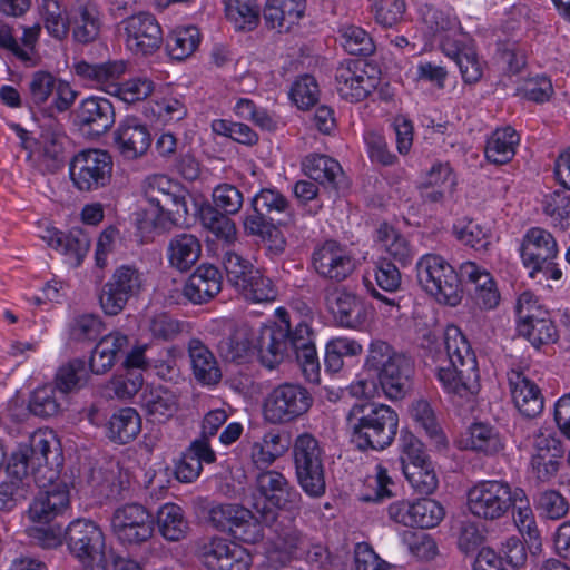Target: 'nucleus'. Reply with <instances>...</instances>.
Listing matches in <instances>:
<instances>
[{
  "label": "nucleus",
  "instance_id": "nucleus-1",
  "mask_svg": "<svg viewBox=\"0 0 570 570\" xmlns=\"http://www.w3.org/2000/svg\"><path fill=\"white\" fill-rule=\"evenodd\" d=\"M278 323L261 328L257 344L254 345V333L245 325L236 326L230 334L218 344L222 357L227 362L246 363L257 348L263 366L274 370L281 362L294 355L305 379L312 383L320 381V361L314 343V331L311 317L293 315L279 308Z\"/></svg>",
  "mask_w": 570,
  "mask_h": 570
},
{
  "label": "nucleus",
  "instance_id": "nucleus-2",
  "mask_svg": "<svg viewBox=\"0 0 570 570\" xmlns=\"http://www.w3.org/2000/svg\"><path fill=\"white\" fill-rule=\"evenodd\" d=\"M355 401L345 414V428L351 442L362 452L383 451L395 440L399 414L390 405L371 401L376 393L374 381L360 380L351 384Z\"/></svg>",
  "mask_w": 570,
  "mask_h": 570
},
{
  "label": "nucleus",
  "instance_id": "nucleus-3",
  "mask_svg": "<svg viewBox=\"0 0 570 570\" xmlns=\"http://www.w3.org/2000/svg\"><path fill=\"white\" fill-rule=\"evenodd\" d=\"M445 357L440 358L435 376L453 402L473 400L480 392L478 361L470 343L455 325L446 326L443 337Z\"/></svg>",
  "mask_w": 570,
  "mask_h": 570
},
{
  "label": "nucleus",
  "instance_id": "nucleus-4",
  "mask_svg": "<svg viewBox=\"0 0 570 570\" xmlns=\"http://www.w3.org/2000/svg\"><path fill=\"white\" fill-rule=\"evenodd\" d=\"M62 465V455L52 433L35 432L28 444H20L7 463V473L10 481L18 482L20 487L30 476L38 487L59 476Z\"/></svg>",
  "mask_w": 570,
  "mask_h": 570
},
{
  "label": "nucleus",
  "instance_id": "nucleus-5",
  "mask_svg": "<svg viewBox=\"0 0 570 570\" xmlns=\"http://www.w3.org/2000/svg\"><path fill=\"white\" fill-rule=\"evenodd\" d=\"M365 368L376 375L387 399L401 400L407 394L414 372L413 362L387 342L375 340L370 344Z\"/></svg>",
  "mask_w": 570,
  "mask_h": 570
},
{
  "label": "nucleus",
  "instance_id": "nucleus-6",
  "mask_svg": "<svg viewBox=\"0 0 570 570\" xmlns=\"http://www.w3.org/2000/svg\"><path fill=\"white\" fill-rule=\"evenodd\" d=\"M302 503V494L282 472L266 470L255 476L253 509L262 523L272 527L279 510L299 512Z\"/></svg>",
  "mask_w": 570,
  "mask_h": 570
},
{
  "label": "nucleus",
  "instance_id": "nucleus-7",
  "mask_svg": "<svg viewBox=\"0 0 570 570\" xmlns=\"http://www.w3.org/2000/svg\"><path fill=\"white\" fill-rule=\"evenodd\" d=\"M420 287L439 303L450 306L460 304L463 295L460 271L441 255L429 253L419 258L415 265Z\"/></svg>",
  "mask_w": 570,
  "mask_h": 570
},
{
  "label": "nucleus",
  "instance_id": "nucleus-8",
  "mask_svg": "<svg viewBox=\"0 0 570 570\" xmlns=\"http://www.w3.org/2000/svg\"><path fill=\"white\" fill-rule=\"evenodd\" d=\"M292 458L297 483L311 498L325 494L324 450L311 433H302L294 440Z\"/></svg>",
  "mask_w": 570,
  "mask_h": 570
},
{
  "label": "nucleus",
  "instance_id": "nucleus-9",
  "mask_svg": "<svg viewBox=\"0 0 570 570\" xmlns=\"http://www.w3.org/2000/svg\"><path fill=\"white\" fill-rule=\"evenodd\" d=\"M520 256L531 278H537L538 275H542L544 279L561 278L562 272L554 262L558 245L550 232L541 227L528 229L520 245Z\"/></svg>",
  "mask_w": 570,
  "mask_h": 570
},
{
  "label": "nucleus",
  "instance_id": "nucleus-10",
  "mask_svg": "<svg viewBox=\"0 0 570 570\" xmlns=\"http://www.w3.org/2000/svg\"><path fill=\"white\" fill-rule=\"evenodd\" d=\"M523 490L512 491L509 483L483 480L472 485L466 493V507L479 519L493 521L502 518L517 503Z\"/></svg>",
  "mask_w": 570,
  "mask_h": 570
},
{
  "label": "nucleus",
  "instance_id": "nucleus-11",
  "mask_svg": "<svg viewBox=\"0 0 570 570\" xmlns=\"http://www.w3.org/2000/svg\"><path fill=\"white\" fill-rule=\"evenodd\" d=\"M65 539L70 553L85 570H106L105 538L95 522L73 520L66 529Z\"/></svg>",
  "mask_w": 570,
  "mask_h": 570
},
{
  "label": "nucleus",
  "instance_id": "nucleus-12",
  "mask_svg": "<svg viewBox=\"0 0 570 570\" xmlns=\"http://www.w3.org/2000/svg\"><path fill=\"white\" fill-rule=\"evenodd\" d=\"M112 169L111 155L97 148L80 150L69 161V176L79 191L105 188L111 180Z\"/></svg>",
  "mask_w": 570,
  "mask_h": 570
},
{
  "label": "nucleus",
  "instance_id": "nucleus-13",
  "mask_svg": "<svg viewBox=\"0 0 570 570\" xmlns=\"http://www.w3.org/2000/svg\"><path fill=\"white\" fill-rule=\"evenodd\" d=\"M144 284V273L136 266L120 265L99 291L98 299L101 309L108 316L120 314L130 299L139 296Z\"/></svg>",
  "mask_w": 570,
  "mask_h": 570
},
{
  "label": "nucleus",
  "instance_id": "nucleus-14",
  "mask_svg": "<svg viewBox=\"0 0 570 570\" xmlns=\"http://www.w3.org/2000/svg\"><path fill=\"white\" fill-rule=\"evenodd\" d=\"M252 213L244 219V229L248 235L262 238L271 237L279 216L289 214L288 199L276 188H262L250 200Z\"/></svg>",
  "mask_w": 570,
  "mask_h": 570
},
{
  "label": "nucleus",
  "instance_id": "nucleus-15",
  "mask_svg": "<svg viewBox=\"0 0 570 570\" xmlns=\"http://www.w3.org/2000/svg\"><path fill=\"white\" fill-rule=\"evenodd\" d=\"M380 69L364 59H347L335 71L338 95L351 102L366 99L379 86Z\"/></svg>",
  "mask_w": 570,
  "mask_h": 570
},
{
  "label": "nucleus",
  "instance_id": "nucleus-16",
  "mask_svg": "<svg viewBox=\"0 0 570 570\" xmlns=\"http://www.w3.org/2000/svg\"><path fill=\"white\" fill-rule=\"evenodd\" d=\"M313 404L308 390L297 383L274 387L264 402V417L273 424L288 423L305 414Z\"/></svg>",
  "mask_w": 570,
  "mask_h": 570
},
{
  "label": "nucleus",
  "instance_id": "nucleus-17",
  "mask_svg": "<svg viewBox=\"0 0 570 570\" xmlns=\"http://www.w3.org/2000/svg\"><path fill=\"white\" fill-rule=\"evenodd\" d=\"M26 101L30 108H42L52 97V104L49 107L50 116L52 111H67L76 99V91L68 82L57 79L48 71H36L28 81Z\"/></svg>",
  "mask_w": 570,
  "mask_h": 570
},
{
  "label": "nucleus",
  "instance_id": "nucleus-18",
  "mask_svg": "<svg viewBox=\"0 0 570 570\" xmlns=\"http://www.w3.org/2000/svg\"><path fill=\"white\" fill-rule=\"evenodd\" d=\"M111 529L122 544L139 546L153 537L154 518L142 504L127 503L115 510Z\"/></svg>",
  "mask_w": 570,
  "mask_h": 570
},
{
  "label": "nucleus",
  "instance_id": "nucleus-19",
  "mask_svg": "<svg viewBox=\"0 0 570 570\" xmlns=\"http://www.w3.org/2000/svg\"><path fill=\"white\" fill-rule=\"evenodd\" d=\"M209 521L219 531H228L236 539L255 543L262 538L261 519L238 504H215L209 510Z\"/></svg>",
  "mask_w": 570,
  "mask_h": 570
},
{
  "label": "nucleus",
  "instance_id": "nucleus-20",
  "mask_svg": "<svg viewBox=\"0 0 570 570\" xmlns=\"http://www.w3.org/2000/svg\"><path fill=\"white\" fill-rule=\"evenodd\" d=\"M564 454L563 443L550 429H539L532 435L530 473L540 483L551 481L558 473Z\"/></svg>",
  "mask_w": 570,
  "mask_h": 570
},
{
  "label": "nucleus",
  "instance_id": "nucleus-21",
  "mask_svg": "<svg viewBox=\"0 0 570 570\" xmlns=\"http://www.w3.org/2000/svg\"><path fill=\"white\" fill-rule=\"evenodd\" d=\"M315 272L325 279L343 282L356 268V259L351 250L336 240H325L312 254Z\"/></svg>",
  "mask_w": 570,
  "mask_h": 570
},
{
  "label": "nucleus",
  "instance_id": "nucleus-22",
  "mask_svg": "<svg viewBox=\"0 0 570 570\" xmlns=\"http://www.w3.org/2000/svg\"><path fill=\"white\" fill-rule=\"evenodd\" d=\"M125 43L135 55L148 56L156 52L163 43V30L154 14L139 12L121 21Z\"/></svg>",
  "mask_w": 570,
  "mask_h": 570
},
{
  "label": "nucleus",
  "instance_id": "nucleus-23",
  "mask_svg": "<svg viewBox=\"0 0 570 570\" xmlns=\"http://www.w3.org/2000/svg\"><path fill=\"white\" fill-rule=\"evenodd\" d=\"M325 303L337 324L342 327L358 330L370 317L371 308L366 302L346 287L326 291Z\"/></svg>",
  "mask_w": 570,
  "mask_h": 570
},
{
  "label": "nucleus",
  "instance_id": "nucleus-24",
  "mask_svg": "<svg viewBox=\"0 0 570 570\" xmlns=\"http://www.w3.org/2000/svg\"><path fill=\"white\" fill-rule=\"evenodd\" d=\"M53 479L40 489L29 507V518L39 523H49L69 508L70 494L66 482Z\"/></svg>",
  "mask_w": 570,
  "mask_h": 570
},
{
  "label": "nucleus",
  "instance_id": "nucleus-25",
  "mask_svg": "<svg viewBox=\"0 0 570 570\" xmlns=\"http://www.w3.org/2000/svg\"><path fill=\"white\" fill-rule=\"evenodd\" d=\"M115 108L104 97L91 96L83 99L76 109L75 122L90 136L106 134L115 124Z\"/></svg>",
  "mask_w": 570,
  "mask_h": 570
},
{
  "label": "nucleus",
  "instance_id": "nucleus-26",
  "mask_svg": "<svg viewBox=\"0 0 570 570\" xmlns=\"http://www.w3.org/2000/svg\"><path fill=\"white\" fill-rule=\"evenodd\" d=\"M104 13L95 0H77L70 26L72 39L80 45H88L99 39L102 30Z\"/></svg>",
  "mask_w": 570,
  "mask_h": 570
},
{
  "label": "nucleus",
  "instance_id": "nucleus-27",
  "mask_svg": "<svg viewBox=\"0 0 570 570\" xmlns=\"http://www.w3.org/2000/svg\"><path fill=\"white\" fill-rule=\"evenodd\" d=\"M115 146L124 159L142 157L151 146V135L137 118H127L114 132Z\"/></svg>",
  "mask_w": 570,
  "mask_h": 570
},
{
  "label": "nucleus",
  "instance_id": "nucleus-28",
  "mask_svg": "<svg viewBox=\"0 0 570 570\" xmlns=\"http://www.w3.org/2000/svg\"><path fill=\"white\" fill-rule=\"evenodd\" d=\"M140 406L149 422L164 424L180 410V395L161 385L147 387L140 395Z\"/></svg>",
  "mask_w": 570,
  "mask_h": 570
},
{
  "label": "nucleus",
  "instance_id": "nucleus-29",
  "mask_svg": "<svg viewBox=\"0 0 570 570\" xmlns=\"http://www.w3.org/2000/svg\"><path fill=\"white\" fill-rule=\"evenodd\" d=\"M507 376L513 403L519 412L527 419L541 414L543 396L539 386L519 368H511Z\"/></svg>",
  "mask_w": 570,
  "mask_h": 570
},
{
  "label": "nucleus",
  "instance_id": "nucleus-30",
  "mask_svg": "<svg viewBox=\"0 0 570 570\" xmlns=\"http://www.w3.org/2000/svg\"><path fill=\"white\" fill-rule=\"evenodd\" d=\"M146 200L157 208L188 206V190L166 175L148 176L142 183Z\"/></svg>",
  "mask_w": 570,
  "mask_h": 570
},
{
  "label": "nucleus",
  "instance_id": "nucleus-31",
  "mask_svg": "<svg viewBox=\"0 0 570 570\" xmlns=\"http://www.w3.org/2000/svg\"><path fill=\"white\" fill-rule=\"evenodd\" d=\"M222 284L219 269L210 264H202L189 276L183 294L193 304H206L222 291Z\"/></svg>",
  "mask_w": 570,
  "mask_h": 570
},
{
  "label": "nucleus",
  "instance_id": "nucleus-32",
  "mask_svg": "<svg viewBox=\"0 0 570 570\" xmlns=\"http://www.w3.org/2000/svg\"><path fill=\"white\" fill-rule=\"evenodd\" d=\"M41 238L65 255L73 266L81 264L90 248V237L81 228H72L67 234L56 228H48Z\"/></svg>",
  "mask_w": 570,
  "mask_h": 570
},
{
  "label": "nucleus",
  "instance_id": "nucleus-33",
  "mask_svg": "<svg viewBox=\"0 0 570 570\" xmlns=\"http://www.w3.org/2000/svg\"><path fill=\"white\" fill-rule=\"evenodd\" d=\"M129 346L128 336L120 332H112L104 336L91 353L90 372L97 375L107 373L127 353Z\"/></svg>",
  "mask_w": 570,
  "mask_h": 570
},
{
  "label": "nucleus",
  "instance_id": "nucleus-34",
  "mask_svg": "<svg viewBox=\"0 0 570 570\" xmlns=\"http://www.w3.org/2000/svg\"><path fill=\"white\" fill-rule=\"evenodd\" d=\"M464 449L485 456H494L505 449L507 439L501 430L488 422H474L468 428Z\"/></svg>",
  "mask_w": 570,
  "mask_h": 570
},
{
  "label": "nucleus",
  "instance_id": "nucleus-35",
  "mask_svg": "<svg viewBox=\"0 0 570 570\" xmlns=\"http://www.w3.org/2000/svg\"><path fill=\"white\" fill-rule=\"evenodd\" d=\"M304 11L305 0H267L263 17L266 27L282 33L297 24Z\"/></svg>",
  "mask_w": 570,
  "mask_h": 570
},
{
  "label": "nucleus",
  "instance_id": "nucleus-36",
  "mask_svg": "<svg viewBox=\"0 0 570 570\" xmlns=\"http://www.w3.org/2000/svg\"><path fill=\"white\" fill-rule=\"evenodd\" d=\"M188 354L195 380L202 385H216L222 379V371L212 351L197 338L190 340Z\"/></svg>",
  "mask_w": 570,
  "mask_h": 570
},
{
  "label": "nucleus",
  "instance_id": "nucleus-37",
  "mask_svg": "<svg viewBox=\"0 0 570 570\" xmlns=\"http://www.w3.org/2000/svg\"><path fill=\"white\" fill-rule=\"evenodd\" d=\"M289 448L287 438L276 431L266 432L261 440L250 446V461L262 471L269 470L274 462L283 456Z\"/></svg>",
  "mask_w": 570,
  "mask_h": 570
},
{
  "label": "nucleus",
  "instance_id": "nucleus-38",
  "mask_svg": "<svg viewBox=\"0 0 570 570\" xmlns=\"http://www.w3.org/2000/svg\"><path fill=\"white\" fill-rule=\"evenodd\" d=\"M141 430V419L132 407L115 412L106 424V436L114 443L127 444L135 440Z\"/></svg>",
  "mask_w": 570,
  "mask_h": 570
},
{
  "label": "nucleus",
  "instance_id": "nucleus-39",
  "mask_svg": "<svg viewBox=\"0 0 570 570\" xmlns=\"http://www.w3.org/2000/svg\"><path fill=\"white\" fill-rule=\"evenodd\" d=\"M202 245L199 239L187 233L174 236L168 244V261L170 266L180 272L191 268L199 259Z\"/></svg>",
  "mask_w": 570,
  "mask_h": 570
},
{
  "label": "nucleus",
  "instance_id": "nucleus-40",
  "mask_svg": "<svg viewBox=\"0 0 570 570\" xmlns=\"http://www.w3.org/2000/svg\"><path fill=\"white\" fill-rule=\"evenodd\" d=\"M422 21L426 37L439 40L442 48L444 43H448L449 48L455 45L450 41V37L455 35L460 27L455 17L434 7H425L422 10Z\"/></svg>",
  "mask_w": 570,
  "mask_h": 570
},
{
  "label": "nucleus",
  "instance_id": "nucleus-41",
  "mask_svg": "<svg viewBox=\"0 0 570 570\" xmlns=\"http://www.w3.org/2000/svg\"><path fill=\"white\" fill-rule=\"evenodd\" d=\"M73 70L77 76L96 86H108L116 89L115 81L125 73L126 63L122 60L102 63H89L82 60L73 65Z\"/></svg>",
  "mask_w": 570,
  "mask_h": 570
},
{
  "label": "nucleus",
  "instance_id": "nucleus-42",
  "mask_svg": "<svg viewBox=\"0 0 570 570\" xmlns=\"http://www.w3.org/2000/svg\"><path fill=\"white\" fill-rule=\"evenodd\" d=\"M519 140L518 132L510 126L495 129L487 140V159L495 165L509 163L515 155Z\"/></svg>",
  "mask_w": 570,
  "mask_h": 570
},
{
  "label": "nucleus",
  "instance_id": "nucleus-43",
  "mask_svg": "<svg viewBox=\"0 0 570 570\" xmlns=\"http://www.w3.org/2000/svg\"><path fill=\"white\" fill-rule=\"evenodd\" d=\"M157 525L160 534L168 541L184 539L189 529L183 509L175 503H166L159 508Z\"/></svg>",
  "mask_w": 570,
  "mask_h": 570
},
{
  "label": "nucleus",
  "instance_id": "nucleus-44",
  "mask_svg": "<svg viewBox=\"0 0 570 570\" xmlns=\"http://www.w3.org/2000/svg\"><path fill=\"white\" fill-rule=\"evenodd\" d=\"M304 173L321 185L336 186L343 175L342 167L335 159L325 155H308L303 160Z\"/></svg>",
  "mask_w": 570,
  "mask_h": 570
},
{
  "label": "nucleus",
  "instance_id": "nucleus-45",
  "mask_svg": "<svg viewBox=\"0 0 570 570\" xmlns=\"http://www.w3.org/2000/svg\"><path fill=\"white\" fill-rule=\"evenodd\" d=\"M377 242L382 245L389 256L405 266L414 257V250L409 240L395 228L387 224H382L377 229Z\"/></svg>",
  "mask_w": 570,
  "mask_h": 570
},
{
  "label": "nucleus",
  "instance_id": "nucleus-46",
  "mask_svg": "<svg viewBox=\"0 0 570 570\" xmlns=\"http://www.w3.org/2000/svg\"><path fill=\"white\" fill-rule=\"evenodd\" d=\"M410 415L438 448L443 449L446 446V436L438 422L431 404L426 400L414 401L410 406Z\"/></svg>",
  "mask_w": 570,
  "mask_h": 570
},
{
  "label": "nucleus",
  "instance_id": "nucleus-47",
  "mask_svg": "<svg viewBox=\"0 0 570 570\" xmlns=\"http://www.w3.org/2000/svg\"><path fill=\"white\" fill-rule=\"evenodd\" d=\"M89 368L82 358H73L62 365L55 379V386L66 396L68 393L82 389L89 380Z\"/></svg>",
  "mask_w": 570,
  "mask_h": 570
},
{
  "label": "nucleus",
  "instance_id": "nucleus-48",
  "mask_svg": "<svg viewBox=\"0 0 570 570\" xmlns=\"http://www.w3.org/2000/svg\"><path fill=\"white\" fill-rule=\"evenodd\" d=\"M199 42L200 33L196 27H178L167 36L166 49L173 59L184 60L195 52Z\"/></svg>",
  "mask_w": 570,
  "mask_h": 570
},
{
  "label": "nucleus",
  "instance_id": "nucleus-49",
  "mask_svg": "<svg viewBox=\"0 0 570 570\" xmlns=\"http://www.w3.org/2000/svg\"><path fill=\"white\" fill-rule=\"evenodd\" d=\"M227 19L237 30H253L259 21V6L256 0H224Z\"/></svg>",
  "mask_w": 570,
  "mask_h": 570
},
{
  "label": "nucleus",
  "instance_id": "nucleus-50",
  "mask_svg": "<svg viewBox=\"0 0 570 570\" xmlns=\"http://www.w3.org/2000/svg\"><path fill=\"white\" fill-rule=\"evenodd\" d=\"M443 51L455 61L464 82L475 83L481 79L483 75V62L472 48H460L456 45L449 48L448 43H444Z\"/></svg>",
  "mask_w": 570,
  "mask_h": 570
},
{
  "label": "nucleus",
  "instance_id": "nucleus-51",
  "mask_svg": "<svg viewBox=\"0 0 570 570\" xmlns=\"http://www.w3.org/2000/svg\"><path fill=\"white\" fill-rule=\"evenodd\" d=\"M63 397L55 385H45L33 391L28 406L36 416L51 417L60 413Z\"/></svg>",
  "mask_w": 570,
  "mask_h": 570
},
{
  "label": "nucleus",
  "instance_id": "nucleus-52",
  "mask_svg": "<svg viewBox=\"0 0 570 570\" xmlns=\"http://www.w3.org/2000/svg\"><path fill=\"white\" fill-rule=\"evenodd\" d=\"M520 336L527 338L530 344L539 350L543 345H550L558 341V330L550 316L534 320L531 323L517 324Z\"/></svg>",
  "mask_w": 570,
  "mask_h": 570
},
{
  "label": "nucleus",
  "instance_id": "nucleus-53",
  "mask_svg": "<svg viewBox=\"0 0 570 570\" xmlns=\"http://www.w3.org/2000/svg\"><path fill=\"white\" fill-rule=\"evenodd\" d=\"M202 225L225 243H232L236 237V227L228 214L222 213L207 204L199 210Z\"/></svg>",
  "mask_w": 570,
  "mask_h": 570
},
{
  "label": "nucleus",
  "instance_id": "nucleus-54",
  "mask_svg": "<svg viewBox=\"0 0 570 570\" xmlns=\"http://www.w3.org/2000/svg\"><path fill=\"white\" fill-rule=\"evenodd\" d=\"M455 238L478 252L488 249L491 243V234L473 219L463 218L453 225Z\"/></svg>",
  "mask_w": 570,
  "mask_h": 570
},
{
  "label": "nucleus",
  "instance_id": "nucleus-55",
  "mask_svg": "<svg viewBox=\"0 0 570 570\" xmlns=\"http://www.w3.org/2000/svg\"><path fill=\"white\" fill-rule=\"evenodd\" d=\"M402 472L413 490L419 494L429 495L438 488L439 480L431 461L420 465H405Z\"/></svg>",
  "mask_w": 570,
  "mask_h": 570
},
{
  "label": "nucleus",
  "instance_id": "nucleus-56",
  "mask_svg": "<svg viewBox=\"0 0 570 570\" xmlns=\"http://www.w3.org/2000/svg\"><path fill=\"white\" fill-rule=\"evenodd\" d=\"M245 286L238 292L247 299L255 303L268 302L275 298L276 292L272 281L264 276L258 269H254L245 278Z\"/></svg>",
  "mask_w": 570,
  "mask_h": 570
},
{
  "label": "nucleus",
  "instance_id": "nucleus-57",
  "mask_svg": "<svg viewBox=\"0 0 570 570\" xmlns=\"http://www.w3.org/2000/svg\"><path fill=\"white\" fill-rule=\"evenodd\" d=\"M406 3L404 0H371V12L377 24L392 28L404 17Z\"/></svg>",
  "mask_w": 570,
  "mask_h": 570
},
{
  "label": "nucleus",
  "instance_id": "nucleus-58",
  "mask_svg": "<svg viewBox=\"0 0 570 570\" xmlns=\"http://www.w3.org/2000/svg\"><path fill=\"white\" fill-rule=\"evenodd\" d=\"M222 263L225 268L228 283L237 291L244 287L245 278L248 277L255 268L252 263L243 258L234 250L227 249L222 256Z\"/></svg>",
  "mask_w": 570,
  "mask_h": 570
},
{
  "label": "nucleus",
  "instance_id": "nucleus-59",
  "mask_svg": "<svg viewBox=\"0 0 570 570\" xmlns=\"http://www.w3.org/2000/svg\"><path fill=\"white\" fill-rule=\"evenodd\" d=\"M426 462H430V458L423 443L411 432L403 431L400 436V469L404 471L405 465H420Z\"/></svg>",
  "mask_w": 570,
  "mask_h": 570
},
{
  "label": "nucleus",
  "instance_id": "nucleus-60",
  "mask_svg": "<svg viewBox=\"0 0 570 570\" xmlns=\"http://www.w3.org/2000/svg\"><path fill=\"white\" fill-rule=\"evenodd\" d=\"M104 330L105 324L99 315L81 314L70 324V337L77 342L95 341Z\"/></svg>",
  "mask_w": 570,
  "mask_h": 570
},
{
  "label": "nucleus",
  "instance_id": "nucleus-61",
  "mask_svg": "<svg viewBox=\"0 0 570 570\" xmlns=\"http://www.w3.org/2000/svg\"><path fill=\"white\" fill-rule=\"evenodd\" d=\"M342 45L350 55L370 56L375 51V45L364 29L356 26H348L343 29Z\"/></svg>",
  "mask_w": 570,
  "mask_h": 570
},
{
  "label": "nucleus",
  "instance_id": "nucleus-62",
  "mask_svg": "<svg viewBox=\"0 0 570 570\" xmlns=\"http://www.w3.org/2000/svg\"><path fill=\"white\" fill-rule=\"evenodd\" d=\"M213 203L212 205L217 210L235 215L237 214L244 204L243 193L234 185L220 184L213 190Z\"/></svg>",
  "mask_w": 570,
  "mask_h": 570
},
{
  "label": "nucleus",
  "instance_id": "nucleus-63",
  "mask_svg": "<svg viewBox=\"0 0 570 570\" xmlns=\"http://www.w3.org/2000/svg\"><path fill=\"white\" fill-rule=\"evenodd\" d=\"M50 122L52 124V134H42L43 148L40 157L45 163L46 170L53 173L60 167L62 129L57 121L50 119Z\"/></svg>",
  "mask_w": 570,
  "mask_h": 570
},
{
  "label": "nucleus",
  "instance_id": "nucleus-64",
  "mask_svg": "<svg viewBox=\"0 0 570 570\" xmlns=\"http://www.w3.org/2000/svg\"><path fill=\"white\" fill-rule=\"evenodd\" d=\"M414 509V527L421 529H430L438 525L443 517L444 509L435 500L432 499H419L415 500Z\"/></svg>",
  "mask_w": 570,
  "mask_h": 570
}]
</instances>
